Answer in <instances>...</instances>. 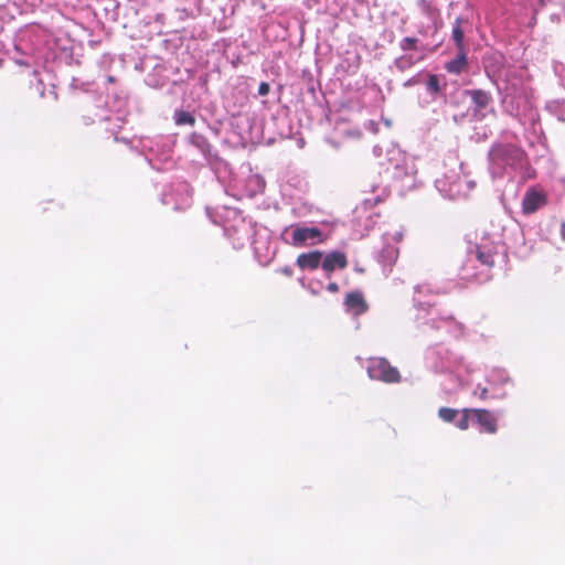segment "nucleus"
Returning a JSON list of instances; mask_svg holds the SVG:
<instances>
[{
	"instance_id": "nucleus-1",
	"label": "nucleus",
	"mask_w": 565,
	"mask_h": 565,
	"mask_svg": "<svg viewBox=\"0 0 565 565\" xmlns=\"http://www.w3.org/2000/svg\"><path fill=\"white\" fill-rule=\"evenodd\" d=\"M489 158L493 164L499 168L510 167L512 169L522 168L526 162L525 152L514 145H495L489 152Z\"/></svg>"
},
{
	"instance_id": "nucleus-2",
	"label": "nucleus",
	"mask_w": 565,
	"mask_h": 565,
	"mask_svg": "<svg viewBox=\"0 0 565 565\" xmlns=\"http://www.w3.org/2000/svg\"><path fill=\"white\" fill-rule=\"evenodd\" d=\"M367 374L372 380H377L384 383H399L401 373L392 366L384 358H372L367 366Z\"/></svg>"
},
{
	"instance_id": "nucleus-3",
	"label": "nucleus",
	"mask_w": 565,
	"mask_h": 565,
	"mask_svg": "<svg viewBox=\"0 0 565 565\" xmlns=\"http://www.w3.org/2000/svg\"><path fill=\"white\" fill-rule=\"evenodd\" d=\"M476 257L482 265L492 268L499 259L505 257V249L502 244L484 242L477 245Z\"/></svg>"
},
{
	"instance_id": "nucleus-4",
	"label": "nucleus",
	"mask_w": 565,
	"mask_h": 565,
	"mask_svg": "<svg viewBox=\"0 0 565 565\" xmlns=\"http://www.w3.org/2000/svg\"><path fill=\"white\" fill-rule=\"evenodd\" d=\"M472 419L478 424L480 430L490 435L498 431V419L495 415L486 408H472Z\"/></svg>"
},
{
	"instance_id": "nucleus-5",
	"label": "nucleus",
	"mask_w": 565,
	"mask_h": 565,
	"mask_svg": "<svg viewBox=\"0 0 565 565\" xmlns=\"http://www.w3.org/2000/svg\"><path fill=\"white\" fill-rule=\"evenodd\" d=\"M546 195L543 192L536 191L534 189H529L522 201V210L524 214H532L536 212L540 207L546 204Z\"/></svg>"
},
{
	"instance_id": "nucleus-6",
	"label": "nucleus",
	"mask_w": 565,
	"mask_h": 565,
	"mask_svg": "<svg viewBox=\"0 0 565 565\" xmlns=\"http://www.w3.org/2000/svg\"><path fill=\"white\" fill-rule=\"evenodd\" d=\"M321 263V267L328 276L335 269L347 268L349 264L345 253L340 250L327 254Z\"/></svg>"
},
{
	"instance_id": "nucleus-7",
	"label": "nucleus",
	"mask_w": 565,
	"mask_h": 565,
	"mask_svg": "<svg viewBox=\"0 0 565 565\" xmlns=\"http://www.w3.org/2000/svg\"><path fill=\"white\" fill-rule=\"evenodd\" d=\"M322 233L318 227H300L297 226L292 231V244L295 246H302L308 239H318L322 242Z\"/></svg>"
},
{
	"instance_id": "nucleus-8",
	"label": "nucleus",
	"mask_w": 565,
	"mask_h": 565,
	"mask_svg": "<svg viewBox=\"0 0 565 565\" xmlns=\"http://www.w3.org/2000/svg\"><path fill=\"white\" fill-rule=\"evenodd\" d=\"M322 253L320 250H313L309 253H302L297 257V266L305 270H316L322 263Z\"/></svg>"
},
{
	"instance_id": "nucleus-9",
	"label": "nucleus",
	"mask_w": 565,
	"mask_h": 565,
	"mask_svg": "<svg viewBox=\"0 0 565 565\" xmlns=\"http://www.w3.org/2000/svg\"><path fill=\"white\" fill-rule=\"evenodd\" d=\"M345 307L355 315H362L367 310V303L361 291H351L345 296Z\"/></svg>"
},
{
	"instance_id": "nucleus-10",
	"label": "nucleus",
	"mask_w": 565,
	"mask_h": 565,
	"mask_svg": "<svg viewBox=\"0 0 565 565\" xmlns=\"http://www.w3.org/2000/svg\"><path fill=\"white\" fill-rule=\"evenodd\" d=\"M466 94L470 97L477 111L487 108L492 100L491 95L483 89H469L466 90Z\"/></svg>"
},
{
	"instance_id": "nucleus-11",
	"label": "nucleus",
	"mask_w": 565,
	"mask_h": 565,
	"mask_svg": "<svg viewBox=\"0 0 565 565\" xmlns=\"http://www.w3.org/2000/svg\"><path fill=\"white\" fill-rule=\"evenodd\" d=\"M465 24H468V21L461 17H458L455 20V23L452 25L451 39L455 42L457 51L466 50V45H465V41H463V39H465L463 25Z\"/></svg>"
},
{
	"instance_id": "nucleus-12",
	"label": "nucleus",
	"mask_w": 565,
	"mask_h": 565,
	"mask_svg": "<svg viewBox=\"0 0 565 565\" xmlns=\"http://www.w3.org/2000/svg\"><path fill=\"white\" fill-rule=\"evenodd\" d=\"M467 65V51H457V56L446 64V70L452 74H460Z\"/></svg>"
},
{
	"instance_id": "nucleus-13",
	"label": "nucleus",
	"mask_w": 565,
	"mask_h": 565,
	"mask_svg": "<svg viewBox=\"0 0 565 565\" xmlns=\"http://www.w3.org/2000/svg\"><path fill=\"white\" fill-rule=\"evenodd\" d=\"M174 121L177 125H190L193 126L195 124V118L190 113L184 110H178L174 115Z\"/></svg>"
},
{
	"instance_id": "nucleus-14",
	"label": "nucleus",
	"mask_w": 565,
	"mask_h": 565,
	"mask_svg": "<svg viewBox=\"0 0 565 565\" xmlns=\"http://www.w3.org/2000/svg\"><path fill=\"white\" fill-rule=\"evenodd\" d=\"M459 414L461 416H460V419L456 423V426L460 430H467L470 425V418L472 416V408H463L459 412Z\"/></svg>"
},
{
	"instance_id": "nucleus-15",
	"label": "nucleus",
	"mask_w": 565,
	"mask_h": 565,
	"mask_svg": "<svg viewBox=\"0 0 565 565\" xmlns=\"http://www.w3.org/2000/svg\"><path fill=\"white\" fill-rule=\"evenodd\" d=\"M459 412L460 411L455 409V408L441 407L438 411V416L441 420H444L446 423H452L456 419V417L459 415Z\"/></svg>"
},
{
	"instance_id": "nucleus-16",
	"label": "nucleus",
	"mask_w": 565,
	"mask_h": 565,
	"mask_svg": "<svg viewBox=\"0 0 565 565\" xmlns=\"http://www.w3.org/2000/svg\"><path fill=\"white\" fill-rule=\"evenodd\" d=\"M417 44H418V39L413 38V36H407L401 41L399 47L403 51H415V50H417Z\"/></svg>"
},
{
	"instance_id": "nucleus-17",
	"label": "nucleus",
	"mask_w": 565,
	"mask_h": 565,
	"mask_svg": "<svg viewBox=\"0 0 565 565\" xmlns=\"http://www.w3.org/2000/svg\"><path fill=\"white\" fill-rule=\"evenodd\" d=\"M414 63H415V61L413 60V57H412V55H411V54L402 55V56H399V57L396 60V66H397L399 70L408 68V67H411Z\"/></svg>"
},
{
	"instance_id": "nucleus-18",
	"label": "nucleus",
	"mask_w": 565,
	"mask_h": 565,
	"mask_svg": "<svg viewBox=\"0 0 565 565\" xmlns=\"http://www.w3.org/2000/svg\"><path fill=\"white\" fill-rule=\"evenodd\" d=\"M427 89L435 94L440 92L439 78L437 75H429L427 81Z\"/></svg>"
},
{
	"instance_id": "nucleus-19",
	"label": "nucleus",
	"mask_w": 565,
	"mask_h": 565,
	"mask_svg": "<svg viewBox=\"0 0 565 565\" xmlns=\"http://www.w3.org/2000/svg\"><path fill=\"white\" fill-rule=\"evenodd\" d=\"M473 395L475 396H478L479 399L481 401H486L489 398V390L488 387H480V385H478L476 387V390L473 391Z\"/></svg>"
},
{
	"instance_id": "nucleus-20",
	"label": "nucleus",
	"mask_w": 565,
	"mask_h": 565,
	"mask_svg": "<svg viewBox=\"0 0 565 565\" xmlns=\"http://www.w3.org/2000/svg\"><path fill=\"white\" fill-rule=\"evenodd\" d=\"M268 92H269L268 83H265V82L260 83V85L258 87L259 95L265 96L268 94Z\"/></svg>"
},
{
	"instance_id": "nucleus-21",
	"label": "nucleus",
	"mask_w": 565,
	"mask_h": 565,
	"mask_svg": "<svg viewBox=\"0 0 565 565\" xmlns=\"http://www.w3.org/2000/svg\"><path fill=\"white\" fill-rule=\"evenodd\" d=\"M327 290L330 291V292H338L339 291V285L337 282H329V285L327 286Z\"/></svg>"
},
{
	"instance_id": "nucleus-22",
	"label": "nucleus",
	"mask_w": 565,
	"mask_h": 565,
	"mask_svg": "<svg viewBox=\"0 0 565 565\" xmlns=\"http://www.w3.org/2000/svg\"><path fill=\"white\" fill-rule=\"evenodd\" d=\"M281 271H282V274H285L287 276H291L292 275V270L289 267L284 268Z\"/></svg>"
},
{
	"instance_id": "nucleus-23",
	"label": "nucleus",
	"mask_w": 565,
	"mask_h": 565,
	"mask_svg": "<svg viewBox=\"0 0 565 565\" xmlns=\"http://www.w3.org/2000/svg\"><path fill=\"white\" fill-rule=\"evenodd\" d=\"M562 235L565 238V223L562 224Z\"/></svg>"
}]
</instances>
